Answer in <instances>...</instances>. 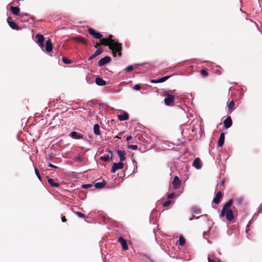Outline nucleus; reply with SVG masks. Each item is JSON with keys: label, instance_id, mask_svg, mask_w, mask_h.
<instances>
[{"label": "nucleus", "instance_id": "nucleus-1", "mask_svg": "<svg viewBox=\"0 0 262 262\" xmlns=\"http://www.w3.org/2000/svg\"><path fill=\"white\" fill-rule=\"evenodd\" d=\"M113 36L110 35L108 38H103L100 39V41L102 45L108 46L109 48L112 51L114 56L117 54L121 55V44L117 40L113 39Z\"/></svg>", "mask_w": 262, "mask_h": 262}, {"label": "nucleus", "instance_id": "nucleus-2", "mask_svg": "<svg viewBox=\"0 0 262 262\" xmlns=\"http://www.w3.org/2000/svg\"><path fill=\"white\" fill-rule=\"evenodd\" d=\"M233 204V200H229L223 206L220 214L221 217L226 216V219L231 221L234 219L233 211L231 209V207Z\"/></svg>", "mask_w": 262, "mask_h": 262}, {"label": "nucleus", "instance_id": "nucleus-3", "mask_svg": "<svg viewBox=\"0 0 262 262\" xmlns=\"http://www.w3.org/2000/svg\"><path fill=\"white\" fill-rule=\"evenodd\" d=\"M166 97L164 99V103L166 105H172L174 104V96L168 93H165Z\"/></svg>", "mask_w": 262, "mask_h": 262}, {"label": "nucleus", "instance_id": "nucleus-4", "mask_svg": "<svg viewBox=\"0 0 262 262\" xmlns=\"http://www.w3.org/2000/svg\"><path fill=\"white\" fill-rule=\"evenodd\" d=\"M123 167L124 164L122 162L120 161L118 163H114L111 169V172L112 173L115 172L117 170L122 169Z\"/></svg>", "mask_w": 262, "mask_h": 262}, {"label": "nucleus", "instance_id": "nucleus-5", "mask_svg": "<svg viewBox=\"0 0 262 262\" xmlns=\"http://www.w3.org/2000/svg\"><path fill=\"white\" fill-rule=\"evenodd\" d=\"M89 33L91 35L93 36L95 38L97 39H101L102 37V35L99 32H96L94 29L92 28H89L88 29Z\"/></svg>", "mask_w": 262, "mask_h": 262}, {"label": "nucleus", "instance_id": "nucleus-6", "mask_svg": "<svg viewBox=\"0 0 262 262\" xmlns=\"http://www.w3.org/2000/svg\"><path fill=\"white\" fill-rule=\"evenodd\" d=\"M36 38L37 39V42L39 44V46L41 48V49L43 51V42L44 41V37L42 35L40 34H37L36 36Z\"/></svg>", "mask_w": 262, "mask_h": 262}, {"label": "nucleus", "instance_id": "nucleus-7", "mask_svg": "<svg viewBox=\"0 0 262 262\" xmlns=\"http://www.w3.org/2000/svg\"><path fill=\"white\" fill-rule=\"evenodd\" d=\"M111 61V58L108 56H105L102 58H101L98 61V64L99 66H103L104 64L108 63Z\"/></svg>", "mask_w": 262, "mask_h": 262}, {"label": "nucleus", "instance_id": "nucleus-8", "mask_svg": "<svg viewBox=\"0 0 262 262\" xmlns=\"http://www.w3.org/2000/svg\"><path fill=\"white\" fill-rule=\"evenodd\" d=\"M117 154L119 158L120 161L123 162L126 159V152L123 150H119L117 151Z\"/></svg>", "mask_w": 262, "mask_h": 262}, {"label": "nucleus", "instance_id": "nucleus-9", "mask_svg": "<svg viewBox=\"0 0 262 262\" xmlns=\"http://www.w3.org/2000/svg\"><path fill=\"white\" fill-rule=\"evenodd\" d=\"M118 241L121 244L122 248L124 250H127L128 249V245L126 240L122 237H119Z\"/></svg>", "mask_w": 262, "mask_h": 262}, {"label": "nucleus", "instance_id": "nucleus-10", "mask_svg": "<svg viewBox=\"0 0 262 262\" xmlns=\"http://www.w3.org/2000/svg\"><path fill=\"white\" fill-rule=\"evenodd\" d=\"M172 185L173 187L176 189L178 188L181 185V182L179 178L177 176H175L172 182Z\"/></svg>", "mask_w": 262, "mask_h": 262}, {"label": "nucleus", "instance_id": "nucleus-11", "mask_svg": "<svg viewBox=\"0 0 262 262\" xmlns=\"http://www.w3.org/2000/svg\"><path fill=\"white\" fill-rule=\"evenodd\" d=\"M232 124V121L230 117H227L224 121V127L225 128H228Z\"/></svg>", "mask_w": 262, "mask_h": 262}, {"label": "nucleus", "instance_id": "nucleus-12", "mask_svg": "<svg viewBox=\"0 0 262 262\" xmlns=\"http://www.w3.org/2000/svg\"><path fill=\"white\" fill-rule=\"evenodd\" d=\"M70 137L74 139H80L83 138V135L76 132H72L70 133Z\"/></svg>", "mask_w": 262, "mask_h": 262}, {"label": "nucleus", "instance_id": "nucleus-13", "mask_svg": "<svg viewBox=\"0 0 262 262\" xmlns=\"http://www.w3.org/2000/svg\"><path fill=\"white\" fill-rule=\"evenodd\" d=\"M53 46L50 39H48L46 42L45 50L48 52H50L52 51Z\"/></svg>", "mask_w": 262, "mask_h": 262}, {"label": "nucleus", "instance_id": "nucleus-14", "mask_svg": "<svg viewBox=\"0 0 262 262\" xmlns=\"http://www.w3.org/2000/svg\"><path fill=\"white\" fill-rule=\"evenodd\" d=\"M192 165L197 169H200L202 167L200 160L199 158H196L194 160Z\"/></svg>", "mask_w": 262, "mask_h": 262}, {"label": "nucleus", "instance_id": "nucleus-15", "mask_svg": "<svg viewBox=\"0 0 262 262\" xmlns=\"http://www.w3.org/2000/svg\"><path fill=\"white\" fill-rule=\"evenodd\" d=\"M7 22L9 25V26L12 29H14V30H19V27L18 26V25L14 21H10V18H8L7 19Z\"/></svg>", "mask_w": 262, "mask_h": 262}, {"label": "nucleus", "instance_id": "nucleus-16", "mask_svg": "<svg viewBox=\"0 0 262 262\" xmlns=\"http://www.w3.org/2000/svg\"><path fill=\"white\" fill-rule=\"evenodd\" d=\"M102 52H103V51L101 49H98V50H97L95 51V52L93 55H92L91 56L89 57V60H93L97 56L101 54L102 53Z\"/></svg>", "mask_w": 262, "mask_h": 262}, {"label": "nucleus", "instance_id": "nucleus-17", "mask_svg": "<svg viewBox=\"0 0 262 262\" xmlns=\"http://www.w3.org/2000/svg\"><path fill=\"white\" fill-rule=\"evenodd\" d=\"M224 140H225V135L224 133H222L220 136L219 139L218 140V143H217L218 146L219 147H222L224 143Z\"/></svg>", "mask_w": 262, "mask_h": 262}, {"label": "nucleus", "instance_id": "nucleus-18", "mask_svg": "<svg viewBox=\"0 0 262 262\" xmlns=\"http://www.w3.org/2000/svg\"><path fill=\"white\" fill-rule=\"evenodd\" d=\"M222 194L221 191H219L217 192L215 198L213 199V202L215 204H219L220 202V199L222 197Z\"/></svg>", "mask_w": 262, "mask_h": 262}, {"label": "nucleus", "instance_id": "nucleus-19", "mask_svg": "<svg viewBox=\"0 0 262 262\" xmlns=\"http://www.w3.org/2000/svg\"><path fill=\"white\" fill-rule=\"evenodd\" d=\"M95 82L98 85L100 86L105 85L106 83L105 80L99 77H97L96 78Z\"/></svg>", "mask_w": 262, "mask_h": 262}, {"label": "nucleus", "instance_id": "nucleus-20", "mask_svg": "<svg viewBox=\"0 0 262 262\" xmlns=\"http://www.w3.org/2000/svg\"><path fill=\"white\" fill-rule=\"evenodd\" d=\"M118 118L120 121H125L128 119V115L127 113H123V114L118 115Z\"/></svg>", "mask_w": 262, "mask_h": 262}, {"label": "nucleus", "instance_id": "nucleus-21", "mask_svg": "<svg viewBox=\"0 0 262 262\" xmlns=\"http://www.w3.org/2000/svg\"><path fill=\"white\" fill-rule=\"evenodd\" d=\"M170 77V76H166L163 77L157 80H152L151 81V82H152V83H161V82H163L165 81L166 80H167Z\"/></svg>", "mask_w": 262, "mask_h": 262}, {"label": "nucleus", "instance_id": "nucleus-22", "mask_svg": "<svg viewBox=\"0 0 262 262\" xmlns=\"http://www.w3.org/2000/svg\"><path fill=\"white\" fill-rule=\"evenodd\" d=\"M48 182L50 184V185L54 187H58L59 186V184L56 182H55L54 180L53 179L48 178Z\"/></svg>", "mask_w": 262, "mask_h": 262}, {"label": "nucleus", "instance_id": "nucleus-23", "mask_svg": "<svg viewBox=\"0 0 262 262\" xmlns=\"http://www.w3.org/2000/svg\"><path fill=\"white\" fill-rule=\"evenodd\" d=\"M10 10L11 12L15 15H17L19 12V8L17 7L11 6Z\"/></svg>", "mask_w": 262, "mask_h": 262}, {"label": "nucleus", "instance_id": "nucleus-24", "mask_svg": "<svg viewBox=\"0 0 262 262\" xmlns=\"http://www.w3.org/2000/svg\"><path fill=\"white\" fill-rule=\"evenodd\" d=\"M93 130L95 134L98 135H99L100 134V127L98 124H96L94 125Z\"/></svg>", "mask_w": 262, "mask_h": 262}, {"label": "nucleus", "instance_id": "nucleus-25", "mask_svg": "<svg viewBox=\"0 0 262 262\" xmlns=\"http://www.w3.org/2000/svg\"><path fill=\"white\" fill-rule=\"evenodd\" d=\"M106 182L103 180L101 182H97L95 184V186L97 188H102L105 185Z\"/></svg>", "mask_w": 262, "mask_h": 262}, {"label": "nucleus", "instance_id": "nucleus-26", "mask_svg": "<svg viewBox=\"0 0 262 262\" xmlns=\"http://www.w3.org/2000/svg\"><path fill=\"white\" fill-rule=\"evenodd\" d=\"M185 243V239L182 236H180L179 244L181 246H183Z\"/></svg>", "mask_w": 262, "mask_h": 262}, {"label": "nucleus", "instance_id": "nucleus-27", "mask_svg": "<svg viewBox=\"0 0 262 262\" xmlns=\"http://www.w3.org/2000/svg\"><path fill=\"white\" fill-rule=\"evenodd\" d=\"M74 39L78 41L83 42L84 44L86 43L85 40L81 37H75Z\"/></svg>", "mask_w": 262, "mask_h": 262}, {"label": "nucleus", "instance_id": "nucleus-28", "mask_svg": "<svg viewBox=\"0 0 262 262\" xmlns=\"http://www.w3.org/2000/svg\"><path fill=\"white\" fill-rule=\"evenodd\" d=\"M100 159L101 160L106 162V161H107L109 160L110 156L108 155H107V156L104 155L103 156H101Z\"/></svg>", "mask_w": 262, "mask_h": 262}, {"label": "nucleus", "instance_id": "nucleus-29", "mask_svg": "<svg viewBox=\"0 0 262 262\" xmlns=\"http://www.w3.org/2000/svg\"><path fill=\"white\" fill-rule=\"evenodd\" d=\"M127 147L133 150H136L138 148V146L136 145H128Z\"/></svg>", "mask_w": 262, "mask_h": 262}, {"label": "nucleus", "instance_id": "nucleus-30", "mask_svg": "<svg viewBox=\"0 0 262 262\" xmlns=\"http://www.w3.org/2000/svg\"><path fill=\"white\" fill-rule=\"evenodd\" d=\"M234 106V103L233 101H231L230 102V103L228 104V108L229 110L232 109Z\"/></svg>", "mask_w": 262, "mask_h": 262}, {"label": "nucleus", "instance_id": "nucleus-31", "mask_svg": "<svg viewBox=\"0 0 262 262\" xmlns=\"http://www.w3.org/2000/svg\"><path fill=\"white\" fill-rule=\"evenodd\" d=\"M62 61L66 64H70L71 63V61L70 59L65 57L62 58Z\"/></svg>", "mask_w": 262, "mask_h": 262}, {"label": "nucleus", "instance_id": "nucleus-32", "mask_svg": "<svg viewBox=\"0 0 262 262\" xmlns=\"http://www.w3.org/2000/svg\"><path fill=\"white\" fill-rule=\"evenodd\" d=\"M201 74L203 77H206L208 75V73L205 70H201Z\"/></svg>", "mask_w": 262, "mask_h": 262}, {"label": "nucleus", "instance_id": "nucleus-33", "mask_svg": "<svg viewBox=\"0 0 262 262\" xmlns=\"http://www.w3.org/2000/svg\"><path fill=\"white\" fill-rule=\"evenodd\" d=\"M208 262H221V260L219 259L215 258L214 259H212L210 257L208 258Z\"/></svg>", "mask_w": 262, "mask_h": 262}, {"label": "nucleus", "instance_id": "nucleus-34", "mask_svg": "<svg viewBox=\"0 0 262 262\" xmlns=\"http://www.w3.org/2000/svg\"><path fill=\"white\" fill-rule=\"evenodd\" d=\"M35 172L36 175L37 176L38 179L39 180H41V176L39 174V171L38 170V169L37 168H35Z\"/></svg>", "mask_w": 262, "mask_h": 262}, {"label": "nucleus", "instance_id": "nucleus-35", "mask_svg": "<svg viewBox=\"0 0 262 262\" xmlns=\"http://www.w3.org/2000/svg\"><path fill=\"white\" fill-rule=\"evenodd\" d=\"M175 195V194L174 193H170L167 194V198L168 199H170L173 198Z\"/></svg>", "mask_w": 262, "mask_h": 262}, {"label": "nucleus", "instance_id": "nucleus-36", "mask_svg": "<svg viewBox=\"0 0 262 262\" xmlns=\"http://www.w3.org/2000/svg\"><path fill=\"white\" fill-rule=\"evenodd\" d=\"M133 69V67L132 66H129L128 67H127L126 68H125V71H127V72H130L131 71H132Z\"/></svg>", "mask_w": 262, "mask_h": 262}, {"label": "nucleus", "instance_id": "nucleus-37", "mask_svg": "<svg viewBox=\"0 0 262 262\" xmlns=\"http://www.w3.org/2000/svg\"><path fill=\"white\" fill-rule=\"evenodd\" d=\"M134 89L135 90H139L140 89H141V85L140 84H136L134 86Z\"/></svg>", "mask_w": 262, "mask_h": 262}, {"label": "nucleus", "instance_id": "nucleus-38", "mask_svg": "<svg viewBox=\"0 0 262 262\" xmlns=\"http://www.w3.org/2000/svg\"><path fill=\"white\" fill-rule=\"evenodd\" d=\"M171 203V202L169 200H168L167 201H166L164 204H163V206H168L169 205H170V204Z\"/></svg>", "mask_w": 262, "mask_h": 262}, {"label": "nucleus", "instance_id": "nucleus-39", "mask_svg": "<svg viewBox=\"0 0 262 262\" xmlns=\"http://www.w3.org/2000/svg\"><path fill=\"white\" fill-rule=\"evenodd\" d=\"M76 214L80 217H83L84 216V214L79 212H76Z\"/></svg>", "mask_w": 262, "mask_h": 262}, {"label": "nucleus", "instance_id": "nucleus-40", "mask_svg": "<svg viewBox=\"0 0 262 262\" xmlns=\"http://www.w3.org/2000/svg\"><path fill=\"white\" fill-rule=\"evenodd\" d=\"M192 211L194 213H199L200 212L199 209L195 208H192Z\"/></svg>", "mask_w": 262, "mask_h": 262}, {"label": "nucleus", "instance_id": "nucleus-41", "mask_svg": "<svg viewBox=\"0 0 262 262\" xmlns=\"http://www.w3.org/2000/svg\"><path fill=\"white\" fill-rule=\"evenodd\" d=\"M48 166L50 167H52V168H57V166H56L52 164H51V163L49 164Z\"/></svg>", "mask_w": 262, "mask_h": 262}, {"label": "nucleus", "instance_id": "nucleus-42", "mask_svg": "<svg viewBox=\"0 0 262 262\" xmlns=\"http://www.w3.org/2000/svg\"><path fill=\"white\" fill-rule=\"evenodd\" d=\"M100 45H101L100 42H96L95 45V47L97 48H98V47L100 46Z\"/></svg>", "mask_w": 262, "mask_h": 262}, {"label": "nucleus", "instance_id": "nucleus-43", "mask_svg": "<svg viewBox=\"0 0 262 262\" xmlns=\"http://www.w3.org/2000/svg\"><path fill=\"white\" fill-rule=\"evenodd\" d=\"M132 139V136H128V137H127L126 138V140L127 141H129V140H131Z\"/></svg>", "mask_w": 262, "mask_h": 262}, {"label": "nucleus", "instance_id": "nucleus-44", "mask_svg": "<svg viewBox=\"0 0 262 262\" xmlns=\"http://www.w3.org/2000/svg\"><path fill=\"white\" fill-rule=\"evenodd\" d=\"M61 220L63 222H64L66 221V219L65 217V216H63L62 217H61Z\"/></svg>", "mask_w": 262, "mask_h": 262}, {"label": "nucleus", "instance_id": "nucleus-45", "mask_svg": "<svg viewBox=\"0 0 262 262\" xmlns=\"http://www.w3.org/2000/svg\"><path fill=\"white\" fill-rule=\"evenodd\" d=\"M89 187V185L88 184H84L83 185V187L84 188H87Z\"/></svg>", "mask_w": 262, "mask_h": 262}, {"label": "nucleus", "instance_id": "nucleus-46", "mask_svg": "<svg viewBox=\"0 0 262 262\" xmlns=\"http://www.w3.org/2000/svg\"><path fill=\"white\" fill-rule=\"evenodd\" d=\"M241 200H239L238 203H241Z\"/></svg>", "mask_w": 262, "mask_h": 262}]
</instances>
